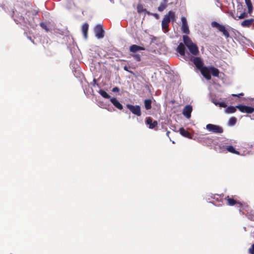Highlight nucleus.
<instances>
[{
    "label": "nucleus",
    "mask_w": 254,
    "mask_h": 254,
    "mask_svg": "<svg viewBox=\"0 0 254 254\" xmlns=\"http://www.w3.org/2000/svg\"><path fill=\"white\" fill-rule=\"evenodd\" d=\"M167 7V3L161 2L160 5L158 8V10L159 11H163Z\"/></svg>",
    "instance_id": "cd10ccee"
},
{
    "label": "nucleus",
    "mask_w": 254,
    "mask_h": 254,
    "mask_svg": "<svg viewBox=\"0 0 254 254\" xmlns=\"http://www.w3.org/2000/svg\"><path fill=\"white\" fill-rule=\"evenodd\" d=\"M126 107L134 115L137 117L141 115L140 107L139 105H132L127 104Z\"/></svg>",
    "instance_id": "20e7f679"
},
{
    "label": "nucleus",
    "mask_w": 254,
    "mask_h": 254,
    "mask_svg": "<svg viewBox=\"0 0 254 254\" xmlns=\"http://www.w3.org/2000/svg\"><path fill=\"white\" fill-rule=\"evenodd\" d=\"M243 95H244V94H243V93H240V94H233L232 95V96H233V97H240L242 96H243Z\"/></svg>",
    "instance_id": "c9c22d12"
},
{
    "label": "nucleus",
    "mask_w": 254,
    "mask_h": 254,
    "mask_svg": "<svg viewBox=\"0 0 254 254\" xmlns=\"http://www.w3.org/2000/svg\"><path fill=\"white\" fill-rule=\"evenodd\" d=\"M175 13L174 12L170 11L166 14L162 21V28L165 32L168 31L169 24L171 21H174L175 20Z\"/></svg>",
    "instance_id": "f257e3e1"
},
{
    "label": "nucleus",
    "mask_w": 254,
    "mask_h": 254,
    "mask_svg": "<svg viewBox=\"0 0 254 254\" xmlns=\"http://www.w3.org/2000/svg\"><path fill=\"white\" fill-rule=\"evenodd\" d=\"M193 63L195 66L198 69L202 74V71L205 69L206 66H203V63L201 59L199 57L193 58Z\"/></svg>",
    "instance_id": "0eeeda50"
},
{
    "label": "nucleus",
    "mask_w": 254,
    "mask_h": 254,
    "mask_svg": "<svg viewBox=\"0 0 254 254\" xmlns=\"http://www.w3.org/2000/svg\"><path fill=\"white\" fill-rule=\"evenodd\" d=\"M206 128L209 131L215 133H222L223 131V128L221 127L211 124L207 125Z\"/></svg>",
    "instance_id": "39448f33"
},
{
    "label": "nucleus",
    "mask_w": 254,
    "mask_h": 254,
    "mask_svg": "<svg viewBox=\"0 0 254 254\" xmlns=\"http://www.w3.org/2000/svg\"><path fill=\"white\" fill-rule=\"evenodd\" d=\"M112 91L113 92H117L120 91V89L118 87H115L112 89Z\"/></svg>",
    "instance_id": "72a5a7b5"
},
{
    "label": "nucleus",
    "mask_w": 254,
    "mask_h": 254,
    "mask_svg": "<svg viewBox=\"0 0 254 254\" xmlns=\"http://www.w3.org/2000/svg\"><path fill=\"white\" fill-rule=\"evenodd\" d=\"M254 22V19L253 18H251L249 19L245 20L241 23V25L243 27H250Z\"/></svg>",
    "instance_id": "f3484780"
},
{
    "label": "nucleus",
    "mask_w": 254,
    "mask_h": 254,
    "mask_svg": "<svg viewBox=\"0 0 254 254\" xmlns=\"http://www.w3.org/2000/svg\"><path fill=\"white\" fill-rule=\"evenodd\" d=\"M180 134L184 137L188 138H192V135L188 131L186 130L184 128H180L179 129Z\"/></svg>",
    "instance_id": "dca6fc26"
},
{
    "label": "nucleus",
    "mask_w": 254,
    "mask_h": 254,
    "mask_svg": "<svg viewBox=\"0 0 254 254\" xmlns=\"http://www.w3.org/2000/svg\"><path fill=\"white\" fill-rule=\"evenodd\" d=\"M95 36L97 39H102L104 36V31L103 26L101 24L97 25L94 28Z\"/></svg>",
    "instance_id": "423d86ee"
},
{
    "label": "nucleus",
    "mask_w": 254,
    "mask_h": 254,
    "mask_svg": "<svg viewBox=\"0 0 254 254\" xmlns=\"http://www.w3.org/2000/svg\"><path fill=\"white\" fill-rule=\"evenodd\" d=\"M124 69L125 70L127 71H128V72H130L131 73L133 74V72L132 71L129 70L128 69V68H127V66H125L124 67Z\"/></svg>",
    "instance_id": "e433bc0d"
},
{
    "label": "nucleus",
    "mask_w": 254,
    "mask_h": 254,
    "mask_svg": "<svg viewBox=\"0 0 254 254\" xmlns=\"http://www.w3.org/2000/svg\"><path fill=\"white\" fill-rule=\"evenodd\" d=\"M237 119L235 117H231L229 120V125L233 126L236 123Z\"/></svg>",
    "instance_id": "c85d7f7f"
},
{
    "label": "nucleus",
    "mask_w": 254,
    "mask_h": 254,
    "mask_svg": "<svg viewBox=\"0 0 254 254\" xmlns=\"http://www.w3.org/2000/svg\"><path fill=\"white\" fill-rule=\"evenodd\" d=\"M236 108H237L236 107H236H234V106L228 107L226 109V113H228V114L233 113L235 112V111H236Z\"/></svg>",
    "instance_id": "393cba45"
},
{
    "label": "nucleus",
    "mask_w": 254,
    "mask_h": 254,
    "mask_svg": "<svg viewBox=\"0 0 254 254\" xmlns=\"http://www.w3.org/2000/svg\"><path fill=\"white\" fill-rule=\"evenodd\" d=\"M226 150L232 153L236 154H239V153L238 151H236L234 147L231 145H227L226 146Z\"/></svg>",
    "instance_id": "4be33fe9"
},
{
    "label": "nucleus",
    "mask_w": 254,
    "mask_h": 254,
    "mask_svg": "<svg viewBox=\"0 0 254 254\" xmlns=\"http://www.w3.org/2000/svg\"><path fill=\"white\" fill-rule=\"evenodd\" d=\"M211 26L218 29V30L222 33L225 38H228L230 37L229 33L224 25L220 24L217 22L213 21L211 23Z\"/></svg>",
    "instance_id": "7ed1b4c3"
},
{
    "label": "nucleus",
    "mask_w": 254,
    "mask_h": 254,
    "mask_svg": "<svg viewBox=\"0 0 254 254\" xmlns=\"http://www.w3.org/2000/svg\"><path fill=\"white\" fill-rule=\"evenodd\" d=\"M145 48L144 47L136 45H132L129 47V50L131 52L135 53L139 51H143L144 50Z\"/></svg>",
    "instance_id": "4468645a"
},
{
    "label": "nucleus",
    "mask_w": 254,
    "mask_h": 254,
    "mask_svg": "<svg viewBox=\"0 0 254 254\" xmlns=\"http://www.w3.org/2000/svg\"><path fill=\"white\" fill-rule=\"evenodd\" d=\"M249 252L251 254H254V244L249 249Z\"/></svg>",
    "instance_id": "473e14b6"
},
{
    "label": "nucleus",
    "mask_w": 254,
    "mask_h": 254,
    "mask_svg": "<svg viewBox=\"0 0 254 254\" xmlns=\"http://www.w3.org/2000/svg\"><path fill=\"white\" fill-rule=\"evenodd\" d=\"M169 133H170V131H169L167 132L166 134L167 136H169Z\"/></svg>",
    "instance_id": "a19ab883"
},
{
    "label": "nucleus",
    "mask_w": 254,
    "mask_h": 254,
    "mask_svg": "<svg viewBox=\"0 0 254 254\" xmlns=\"http://www.w3.org/2000/svg\"><path fill=\"white\" fill-rule=\"evenodd\" d=\"M168 0H163V2L164 3H167Z\"/></svg>",
    "instance_id": "ea45409f"
},
{
    "label": "nucleus",
    "mask_w": 254,
    "mask_h": 254,
    "mask_svg": "<svg viewBox=\"0 0 254 254\" xmlns=\"http://www.w3.org/2000/svg\"><path fill=\"white\" fill-rule=\"evenodd\" d=\"M182 21V27L181 30L184 33L189 34L190 33V30L189 29V27L188 25V22L187 19L185 17H182L181 18Z\"/></svg>",
    "instance_id": "1a4fd4ad"
},
{
    "label": "nucleus",
    "mask_w": 254,
    "mask_h": 254,
    "mask_svg": "<svg viewBox=\"0 0 254 254\" xmlns=\"http://www.w3.org/2000/svg\"><path fill=\"white\" fill-rule=\"evenodd\" d=\"M145 122L146 124L149 126V128L150 129L154 128L158 124L157 121L152 122V119L150 117L146 118Z\"/></svg>",
    "instance_id": "9b49d317"
},
{
    "label": "nucleus",
    "mask_w": 254,
    "mask_h": 254,
    "mask_svg": "<svg viewBox=\"0 0 254 254\" xmlns=\"http://www.w3.org/2000/svg\"><path fill=\"white\" fill-rule=\"evenodd\" d=\"M246 4L247 5L248 8V11L251 14L253 10V5L252 4L251 0H245Z\"/></svg>",
    "instance_id": "5701e85b"
},
{
    "label": "nucleus",
    "mask_w": 254,
    "mask_h": 254,
    "mask_svg": "<svg viewBox=\"0 0 254 254\" xmlns=\"http://www.w3.org/2000/svg\"><path fill=\"white\" fill-rule=\"evenodd\" d=\"M211 73L213 76L218 77L219 71L217 68L213 66L205 67V69L202 71V75L207 80H210L211 79Z\"/></svg>",
    "instance_id": "f03ea898"
},
{
    "label": "nucleus",
    "mask_w": 254,
    "mask_h": 254,
    "mask_svg": "<svg viewBox=\"0 0 254 254\" xmlns=\"http://www.w3.org/2000/svg\"><path fill=\"white\" fill-rule=\"evenodd\" d=\"M88 30V24L86 23L83 24L82 26V31L85 39L87 37V32Z\"/></svg>",
    "instance_id": "6ab92c4d"
},
{
    "label": "nucleus",
    "mask_w": 254,
    "mask_h": 254,
    "mask_svg": "<svg viewBox=\"0 0 254 254\" xmlns=\"http://www.w3.org/2000/svg\"><path fill=\"white\" fill-rule=\"evenodd\" d=\"M133 58L137 61L139 62L140 61V57L138 54H134L132 55Z\"/></svg>",
    "instance_id": "2f4dec72"
},
{
    "label": "nucleus",
    "mask_w": 254,
    "mask_h": 254,
    "mask_svg": "<svg viewBox=\"0 0 254 254\" xmlns=\"http://www.w3.org/2000/svg\"><path fill=\"white\" fill-rule=\"evenodd\" d=\"M232 17L235 20L242 19L248 17V14L246 12L242 13L239 16L231 15Z\"/></svg>",
    "instance_id": "a211bd4d"
},
{
    "label": "nucleus",
    "mask_w": 254,
    "mask_h": 254,
    "mask_svg": "<svg viewBox=\"0 0 254 254\" xmlns=\"http://www.w3.org/2000/svg\"><path fill=\"white\" fill-rule=\"evenodd\" d=\"M14 20L16 22H19V23H21V22H24V23H26V21L25 20V19L23 17L22 18H21L20 19V21H18L17 20H15L14 19Z\"/></svg>",
    "instance_id": "f704fd0d"
},
{
    "label": "nucleus",
    "mask_w": 254,
    "mask_h": 254,
    "mask_svg": "<svg viewBox=\"0 0 254 254\" xmlns=\"http://www.w3.org/2000/svg\"><path fill=\"white\" fill-rule=\"evenodd\" d=\"M236 107L242 113L252 114L254 112V108L252 107L239 105Z\"/></svg>",
    "instance_id": "6e6552de"
},
{
    "label": "nucleus",
    "mask_w": 254,
    "mask_h": 254,
    "mask_svg": "<svg viewBox=\"0 0 254 254\" xmlns=\"http://www.w3.org/2000/svg\"><path fill=\"white\" fill-rule=\"evenodd\" d=\"M177 51L181 55L184 56L185 54V47L184 45L181 43L177 48Z\"/></svg>",
    "instance_id": "2eb2a0df"
},
{
    "label": "nucleus",
    "mask_w": 254,
    "mask_h": 254,
    "mask_svg": "<svg viewBox=\"0 0 254 254\" xmlns=\"http://www.w3.org/2000/svg\"><path fill=\"white\" fill-rule=\"evenodd\" d=\"M99 93L104 98L106 99H111L110 96L106 92L103 90H100Z\"/></svg>",
    "instance_id": "bb28decb"
},
{
    "label": "nucleus",
    "mask_w": 254,
    "mask_h": 254,
    "mask_svg": "<svg viewBox=\"0 0 254 254\" xmlns=\"http://www.w3.org/2000/svg\"><path fill=\"white\" fill-rule=\"evenodd\" d=\"M110 0L111 1H112V0Z\"/></svg>",
    "instance_id": "79ce46f5"
},
{
    "label": "nucleus",
    "mask_w": 254,
    "mask_h": 254,
    "mask_svg": "<svg viewBox=\"0 0 254 254\" xmlns=\"http://www.w3.org/2000/svg\"><path fill=\"white\" fill-rule=\"evenodd\" d=\"M151 15L154 16L157 19H158L159 18V15L157 13H152Z\"/></svg>",
    "instance_id": "4c0bfd02"
},
{
    "label": "nucleus",
    "mask_w": 254,
    "mask_h": 254,
    "mask_svg": "<svg viewBox=\"0 0 254 254\" xmlns=\"http://www.w3.org/2000/svg\"><path fill=\"white\" fill-rule=\"evenodd\" d=\"M192 111V107L190 105H188L185 107L183 111V114L188 119H189L191 117V113Z\"/></svg>",
    "instance_id": "9d476101"
},
{
    "label": "nucleus",
    "mask_w": 254,
    "mask_h": 254,
    "mask_svg": "<svg viewBox=\"0 0 254 254\" xmlns=\"http://www.w3.org/2000/svg\"><path fill=\"white\" fill-rule=\"evenodd\" d=\"M137 11L138 13H144L145 11H146V9L144 8L142 4H139L137 6Z\"/></svg>",
    "instance_id": "a878e982"
},
{
    "label": "nucleus",
    "mask_w": 254,
    "mask_h": 254,
    "mask_svg": "<svg viewBox=\"0 0 254 254\" xmlns=\"http://www.w3.org/2000/svg\"><path fill=\"white\" fill-rule=\"evenodd\" d=\"M41 27L43 28L46 32H48L49 29H48L47 24L45 23L41 22L40 23Z\"/></svg>",
    "instance_id": "7c9ffc66"
},
{
    "label": "nucleus",
    "mask_w": 254,
    "mask_h": 254,
    "mask_svg": "<svg viewBox=\"0 0 254 254\" xmlns=\"http://www.w3.org/2000/svg\"><path fill=\"white\" fill-rule=\"evenodd\" d=\"M183 40L185 45L187 47L193 44L190 39L187 35L183 36Z\"/></svg>",
    "instance_id": "aec40b11"
},
{
    "label": "nucleus",
    "mask_w": 254,
    "mask_h": 254,
    "mask_svg": "<svg viewBox=\"0 0 254 254\" xmlns=\"http://www.w3.org/2000/svg\"><path fill=\"white\" fill-rule=\"evenodd\" d=\"M111 102L114 105V106L119 110H122L123 108V105L120 103V102L116 98H111L110 99Z\"/></svg>",
    "instance_id": "ddd939ff"
},
{
    "label": "nucleus",
    "mask_w": 254,
    "mask_h": 254,
    "mask_svg": "<svg viewBox=\"0 0 254 254\" xmlns=\"http://www.w3.org/2000/svg\"><path fill=\"white\" fill-rule=\"evenodd\" d=\"M190 52L193 55H197L198 53V49L197 46L193 43L188 47Z\"/></svg>",
    "instance_id": "f8f14e48"
},
{
    "label": "nucleus",
    "mask_w": 254,
    "mask_h": 254,
    "mask_svg": "<svg viewBox=\"0 0 254 254\" xmlns=\"http://www.w3.org/2000/svg\"><path fill=\"white\" fill-rule=\"evenodd\" d=\"M212 102L216 106L218 105L220 107L225 108L227 106L226 104L224 102H219L216 99H212Z\"/></svg>",
    "instance_id": "412c9836"
},
{
    "label": "nucleus",
    "mask_w": 254,
    "mask_h": 254,
    "mask_svg": "<svg viewBox=\"0 0 254 254\" xmlns=\"http://www.w3.org/2000/svg\"><path fill=\"white\" fill-rule=\"evenodd\" d=\"M144 14H147V15H151V14H152V13H151L149 11H147L146 9V11H145L144 12Z\"/></svg>",
    "instance_id": "58836bf2"
},
{
    "label": "nucleus",
    "mask_w": 254,
    "mask_h": 254,
    "mask_svg": "<svg viewBox=\"0 0 254 254\" xmlns=\"http://www.w3.org/2000/svg\"><path fill=\"white\" fill-rule=\"evenodd\" d=\"M151 102L150 99H146L144 100V106L147 110H150L151 108Z\"/></svg>",
    "instance_id": "b1692460"
},
{
    "label": "nucleus",
    "mask_w": 254,
    "mask_h": 254,
    "mask_svg": "<svg viewBox=\"0 0 254 254\" xmlns=\"http://www.w3.org/2000/svg\"><path fill=\"white\" fill-rule=\"evenodd\" d=\"M227 200L229 205H234L236 203V201L234 199L230 198L229 196L227 197Z\"/></svg>",
    "instance_id": "c756f323"
}]
</instances>
